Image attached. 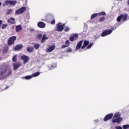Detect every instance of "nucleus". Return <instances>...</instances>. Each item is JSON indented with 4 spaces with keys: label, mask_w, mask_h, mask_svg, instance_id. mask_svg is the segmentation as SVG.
<instances>
[{
    "label": "nucleus",
    "mask_w": 129,
    "mask_h": 129,
    "mask_svg": "<svg viewBox=\"0 0 129 129\" xmlns=\"http://www.w3.org/2000/svg\"><path fill=\"white\" fill-rule=\"evenodd\" d=\"M114 119L112 120V122L113 123L115 122H117V123H119L121 120H122V118H120V114L119 113H116L113 116Z\"/></svg>",
    "instance_id": "f257e3e1"
},
{
    "label": "nucleus",
    "mask_w": 129,
    "mask_h": 129,
    "mask_svg": "<svg viewBox=\"0 0 129 129\" xmlns=\"http://www.w3.org/2000/svg\"><path fill=\"white\" fill-rule=\"evenodd\" d=\"M7 72V67L2 66L0 67V80L3 79L4 74Z\"/></svg>",
    "instance_id": "f03ea898"
},
{
    "label": "nucleus",
    "mask_w": 129,
    "mask_h": 129,
    "mask_svg": "<svg viewBox=\"0 0 129 129\" xmlns=\"http://www.w3.org/2000/svg\"><path fill=\"white\" fill-rule=\"evenodd\" d=\"M115 28H111V29L106 30L103 31L101 34L102 37H105V36H107L108 35H110L112 33V31H114Z\"/></svg>",
    "instance_id": "7ed1b4c3"
},
{
    "label": "nucleus",
    "mask_w": 129,
    "mask_h": 129,
    "mask_svg": "<svg viewBox=\"0 0 129 129\" xmlns=\"http://www.w3.org/2000/svg\"><path fill=\"white\" fill-rule=\"evenodd\" d=\"M16 4L17 1H6L3 4V6L4 7H6V6H9V5H11V6H15Z\"/></svg>",
    "instance_id": "20e7f679"
},
{
    "label": "nucleus",
    "mask_w": 129,
    "mask_h": 129,
    "mask_svg": "<svg viewBox=\"0 0 129 129\" xmlns=\"http://www.w3.org/2000/svg\"><path fill=\"white\" fill-rule=\"evenodd\" d=\"M17 40V37L12 36L9 38L8 42V46H11V45H13L14 43H15V41Z\"/></svg>",
    "instance_id": "39448f33"
},
{
    "label": "nucleus",
    "mask_w": 129,
    "mask_h": 129,
    "mask_svg": "<svg viewBox=\"0 0 129 129\" xmlns=\"http://www.w3.org/2000/svg\"><path fill=\"white\" fill-rule=\"evenodd\" d=\"M77 39H78V34H72L70 37V41H71V42H73L74 41H75V40H77Z\"/></svg>",
    "instance_id": "423d86ee"
},
{
    "label": "nucleus",
    "mask_w": 129,
    "mask_h": 129,
    "mask_svg": "<svg viewBox=\"0 0 129 129\" xmlns=\"http://www.w3.org/2000/svg\"><path fill=\"white\" fill-rule=\"evenodd\" d=\"M25 11H26V7H23L16 10L15 13L16 15H21V14H23Z\"/></svg>",
    "instance_id": "0eeeda50"
},
{
    "label": "nucleus",
    "mask_w": 129,
    "mask_h": 129,
    "mask_svg": "<svg viewBox=\"0 0 129 129\" xmlns=\"http://www.w3.org/2000/svg\"><path fill=\"white\" fill-rule=\"evenodd\" d=\"M64 29V24L61 25V24L58 23L57 25L56 31L57 32H62Z\"/></svg>",
    "instance_id": "6e6552de"
},
{
    "label": "nucleus",
    "mask_w": 129,
    "mask_h": 129,
    "mask_svg": "<svg viewBox=\"0 0 129 129\" xmlns=\"http://www.w3.org/2000/svg\"><path fill=\"white\" fill-rule=\"evenodd\" d=\"M13 70H17V69H19L20 67H21V62H15L13 63Z\"/></svg>",
    "instance_id": "1a4fd4ad"
},
{
    "label": "nucleus",
    "mask_w": 129,
    "mask_h": 129,
    "mask_svg": "<svg viewBox=\"0 0 129 129\" xmlns=\"http://www.w3.org/2000/svg\"><path fill=\"white\" fill-rule=\"evenodd\" d=\"M112 116H113V114L112 113L107 114L105 116L104 118V121H107V120L111 119V118H112Z\"/></svg>",
    "instance_id": "9d476101"
},
{
    "label": "nucleus",
    "mask_w": 129,
    "mask_h": 129,
    "mask_svg": "<svg viewBox=\"0 0 129 129\" xmlns=\"http://www.w3.org/2000/svg\"><path fill=\"white\" fill-rule=\"evenodd\" d=\"M22 60H23V64H27V62L29 60V57L27 55H23L21 56Z\"/></svg>",
    "instance_id": "9b49d317"
},
{
    "label": "nucleus",
    "mask_w": 129,
    "mask_h": 129,
    "mask_svg": "<svg viewBox=\"0 0 129 129\" xmlns=\"http://www.w3.org/2000/svg\"><path fill=\"white\" fill-rule=\"evenodd\" d=\"M82 43H83V41L81 40L77 43L76 47V51H78V50L81 48V46H82Z\"/></svg>",
    "instance_id": "f8f14e48"
},
{
    "label": "nucleus",
    "mask_w": 129,
    "mask_h": 129,
    "mask_svg": "<svg viewBox=\"0 0 129 129\" xmlns=\"http://www.w3.org/2000/svg\"><path fill=\"white\" fill-rule=\"evenodd\" d=\"M54 49H55V45H52L50 46L48 48H47L46 49V52L47 53H50V52H52V51H53Z\"/></svg>",
    "instance_id": "ddd939ff"
},
{
    "label": "nucleus",
    "mask_w": 129,
    "mask_h": 129,
    "mask_svg": "<svg viewBox=\"0 0 129 129\" xmlns=\"http://www.w3.org/2000/svg\"><path fill=\"white\" fill-rule=\"evenodd\" d=\"M23 48V45L22 44H18L17 45H16L15 47V50L16 51H19V50H21Z\"/></svg>",
    "instance_id": "4468645a"
},
{
    "label": "nucleus",
    "mask_w": 129,
    "mask_h": 129,
    "mask_svg": "<svg viewBox=\"0 0 129 129\" xmlns=\"http://www.w3.org/2000/svg\"><path fill=\"white\" fill-rule=\"evenodd\" d=\"M38 27L39 28H43L45 27V25L43 22H39L37 24Z\"/></svg>",
    "instance_id": "2eb2a0df"
},
{
    "label": "nucleus",
    "mask_w": 129,
    "mask_h": 129,
    "mask_svg": "<svg viewBox=\"0 0 129 129\" xmlns=\"http://www.w3.org/2000/svg\"><path fill=\"white\" fill-rule=\"evenodd\" d=\"M26 50L29 53H31V52H33V51L34 50V47H33V46H30L27 47Z\"/></svg>",
    "instance_id": "dca6fc26"
},
{
    "label": "nucleus",
    "mask_w": 129,
    "mask_h": 129,
    "mask_svg": "<svg viewBox=\"0 0 129 129\" xmlns=\"http://www.w3.org/2000/svg\"><path fill=\"white\" fill-rule=\"evenodd\" d=\"M89 44V41L85 40L84 42V45L82 46V49H84L85 48V47H86V46H87V45H88Z\"/></svg>",
    "instance_id": "f3484780"
},
{
    "label": "nucleus",
    "mask_w": 129,
    "mask_h": 129,
    "mask_svg": "<svg viewBox=\"0 0 129 129\" xmlns=\"http://www.w3.org/2000/svg\"><path fill=\"white\" fill-rule=\"evenodd\" d=\"M45 40H48V37H46V35L44 34L41 39V43H44Z\"/></svg>",
    "instance_id": "a211bd4d"
},
{
    "label": "nucleus",
    "mask_w": 129,
    "mask_h": 129,
    "mask_svg": "<svg viewBox=\"0 0 129 129\" xmlns=\"http://www.w3.org/2000/svg\"><path fill=\"white\" fill-rule=\"evenodd\" d=\"M22 29V26L21 25L17 26L16 27V32H20V31H21Z\"/></svg>",
    "instance_id": "6ab92c4d"
},
{
    "label": "nucleus",
    "mask_w": 129,
    "mask_h": 129,
    "mask_svg": "<svg viewBox=\"0 0 129 129\" xmlns=\"http://www.w3.org/2000/svg\"><path fill=\"white\" fill-rule=\"evenodd\" d=\"M8 22L10 24H15L16 22L15 21V19L11 18L10 20H8Z\"/></svg>",
    "instance_id": "aec40b11"
},
{
    "label": "nucleus",
    "mask_w": 129,
    "mask_h": 129,
    "mask_svg": "<svg viewBox=\"0 0 129 129\" xmlns=\"http://www.w3.org/2000/svg\"><path fill=\"white\" fill-rule=\"evenodd\" d=\"M122 18H123V21H126L127 20V15L126 14L122 15Z\"/></svg>",
    "instance_id": "412c9836"
},
{
    "label": "nucleus",
    "mask_w": 129,
    "mask_h": 129,
    "mask_svg": "<svg viewBox=\"0 0 129 129\" xmlns=\"http://www.w3.org/2000/svg\"><path fill=\"white\" fill-rule=\"evenodd\" d=\"M39 75H40V72H37L33 74L32 76V77H37V76H39Z\"/></svg>",
    "instance_id": "4be33fe9"
},
{
    "label": "nucleus",
    "mask_w": 129,
    "mask_h": 129,
    "mask_svg": "<svg viewBox=\"0 0 129 129\" xmlns=\"http://www.w3.org/2000/svg\"><path fill=\"white\" fill-rule=\"evenodd\" d=\"M32 78H33V76H25V79H26V80L32 79Z\"/></svg>",
    "instance_id": "5701e85b"
},
{
    "label": "nucleus",
    "mask_w": 129,
    "mask_h": 129,
    "mask_svg": "<svg viewBox=\"0 0 129 129\" xmlns=\"http://www.w3.org/2000/svg\"><path fill=\"white\" fill-rule=\"evenodd\" d=\"M12 12H13V10L9 9L7 10V13L6 15H8L9 16V15H11V14H12Z\"/></svg>",
    "instance_id": "b1692460"
},
{
    "label": "nucleus",
    "mask_w": 129,
    "mask_h": 129,
    "mask_svg": "<svg viewBox=\"0 0 129 129\" xmlns=\"http://www.w3.org/2000/svg\"><path fill=\"white\" fill-rule=\"evenodd\" d=\"M122 19V14L118 16L117 18V22H120V20Z\"/></svg>",
    "instance_id": "393cba45"
},
{
    "label": "nucleus",
    "mask_w": 129,
    "mask_h": 129,
    "mask_svg": "<svg viewBox=\"0 0 129 129\" xmlns=\"http://www.w3.org/2000/svg\"><path fill=\"white\" fill-rule=\"evenodd\" d=\"M98 16H105V15H106V14H105V12H100L98 14Z\"/></svg>",
    "instance_id": "a878e982"
},
{
    "label": "nucleus",
    "mask_w": 129,
    "mask_h": 129,
    "mask_svg": "<svg viewBox=\"0 0 129 129\" xmlns=\"http://www.w3.org/2000/svg\"><path fill=\"white\" fill-rule=\"evenodd\" d=\"M98 14L97 13L94 14L92 15L91 19H94V18H96Z\"/></svg>",
    "instance_id": "bb28decb"
},
{
    "label": "nucleus",
    "mask_w": 129,
    "mask_h": 129,
    "mask_svg": "<svg viewBox=\"0 0 129 129\" xmlns=\"http://www.w3.org/2000/svg\"><path fill=\"white\" fill-rule=\"evenodd\" d=\"M17 55H14V56L13 57L12 60H13V62H16V61H17Z\"/></svg>",
    "instance_id": "cd10ccee"
},
{
    "label": "nucleus",
    "mask_w": 129,
    "mask_h": 129,
    "mask_svg": "<svg viewBox=\"0 0 129 129\" xmlns=\"http://www.w3.org/2000/svg\"><path fill=\"white\" fill-rule=\"evenodd\" d=\"M123 129H128L129 128V124H125L122 126Z\"/></svg>",
    "instance_id": "c85d7f7f"
},
{
    "label": "nucleus",
    "mask_w": 129,
    "mask_h": 129,
    "mask_svg": "<svg viewBox=\"0 0 129 129\" xmlns=\"http://www.w3.org/2000/svg\"><path fill=\"white\" fill-rule=\"evenodd\" d=\"M39 47H40V44H36L34 45L35 49H39Z\"/></svg>",
    "instance_id": "c756f323"
},
{
    "label": "nucleus",
    "mask_w": 129,
    "mask_h": 129,
    "mask_svg": "<svg viewBox=\"0 0 129 129\" xmlns=\"http://www.w3.org/2000/svg\"><path fill=\"white\" fill-rule=\"evenodd\" d=\"M7 27H8V24H3L2 26V28L3 29H6V28H7Z\"/></svg>",
    "instance_id": "7c9ffc66"
},
{
    "label": "nucleus",
    "mask_w": 129,
    "mask_h": 129,
    "mask_svg": "<svg viewBox=\"0 0 129 129\" xmlns=\"http://www.w3.org/2000/svg\"><path fill=\"white\" fill-rule=\"evenodd\" d=\"M93 45V43L90 44L87 47V49H90L91 47H92V45Z\"/></svg>",
    "instance_id": "2f4dec72"
},
{
    "label": "nucleus",
    "mask_w": 129,
    "mask_h": 129,
    "mask_svg": "<svg viewBox=\"0 0 129 129\" xmlns=\"http://www.w3.org/2000/svg\"><path fill=\"white\" fill-rule=\"evenodd\" d=\"M42 34H39L37 36V39H41L42 38Z\"/></svg>",
    "instance_id": "473e14b6"
},
{
    "label": "nucleus",
    "mask_w": 129,
    "mask_h": 129,
    "mask_svg": "<svg viewBox=\"0 0 129 129\" xmlns=\"http://www.w3.org/2000/svg\"><path fill=\"white\" fill-rule=\"evenodd\" d=\"M104 20H105V18L104 17H103L100 18L99 21H100V22H103V21H104Z\"/></svg>",
    "instance_id": "72a5a7b5"
},
{
    "label": "nucleus",
    "mask_w": 129,
    "mask_h": 129,
    "mask_svg": "<svg viewBox=\"0 0 129 129\" xmlns=\"http://www.w3.org/2000/svg\"><path fill=\"white\" fill-rule=\"evenodd\" d=\"M64 31L65 32H68V31H69V27H65L64 28Z\"/></svg>",
    "instance_id": "f704fd0d"
},
{
    "label": "nucleus",
    "mask_w": 129,
    "mask_h": 129,
    "mask_svg": "<svg viewBox=\"0 0 129 129\" xmlns=\"http://www.w3.org/2000/svg\"><path fill=\"white\" fill-rule=\"evenodd\" d=\"M116 129H122V127L121 126H117L115 127Z\"/></svg>",
    "instance_id": "c9c22d12"
},
{
    "label": "nucleus",
    "mask_w": 129,
    "mask_h": 129,
    "mask_svg": "<svg viewBox=\"0 0 129 129\" xmlns=\"http://www.w3.org/2000/svg\"><path fill=\"white\" fill-rule=\"evenodd\" d=\"M67 51V52H72V49L68 48Z\"/></svg>",
    "instance_id": "e433bc0d"
},
{
    "label": "nucleus",
    "mask_w": 129,
    "mask_h": 129,
    "mask_svg": "<svg viewBox=\"0 0 129 129\" xmlns=\"http://www.w3.org/2000/svg\"><path fill=\"white\" fill-rule=\"evenodd\" d=\"M53 68H56V64H54V66H51V69H53Z\"/></svg>",
    "instance_id": "4c0bfd02"
},
{
    "label": "nucleus",
    "mask_w": 129,
    "mask_h": 129,
    "mask_svg": "<svg viewBox=\"0 0 129 129\" xmlns=\"http://www.w3.org/2000/svg\"><path fill=\"white\" fill-rule=\"evenodd\" d=\"M51 24L52 25H54V24H55V20H53L52 21H51Z\"/></svg>",
    "instance_id": "58836bf2"
},
{
    "label": "nucleus",
    "mask_w": 129,
    "mask_h": 129,
    "mask_svg": "<svg viewBox=\"0 0 129 129\" xmlns=\"http://www.w3.org/2000/svg\"><path fill=\"white\" fill-rule=\"evenodd\" d=\"M11 73H12V71H11V70H9V74L8 75H11Z\"/></svg>",
    "instance_id": "ea45409f"
},
{
    "label": "nucleus",
    "mask_w": 129,
    "mask_h": 129,
    "mask_svg": "<svg viewBox=\"0 0 129 129\" xmlns=\"http://www.w3.org/2000/svg\"><path fill=\"white\" fill-rule=\"evenodd\" d=\"M29 31H30V32H34L35 30H34V29H32V28H30V29H29Z\"/></svg>",
    "instance_id": "a19ab883"
},
{
    "label": "nucleus",
    "mask_w": 129,
    "mask_h": 129,
    "mask_svg": "<svg viewBox=\"0 0 129 129\" xmlns=\"http://www.w3.org/2000/svg\"><path fill=\"white\" fill-rule=\"evenodd\" d=\"M70 43V42L69 41V40H67L66 41V44H69Z\"/></svg>",
    "instance_id": "79ce46f5"
},
{
    "label": "nucleus",
    "mask_w": 129,
    "mask_h": 129,
    "mask_svg": "<svg viewBox=\"0 0 129 129\" xmlns=\"http://www.w3.org/2000/svg\"><path fill=\"white\" fill-rule=\"evenodd\" d=\"M66 47H67V46H66L65 45L61 46V48H66Z\"/></svg>",
    "instance_id": "37998d69"
},
{
    "label": "nucleus",
    "mask_w": 129,
    "mask_h": 129,
    "mask_svg": "<svg viewBox=\"0 0 129 129\" xmlns=\"http://www.w3.org/2000/svg\"><path fill=\"white\" fill-rule=\"evenodd\" d=\"M2 24H3V21L0 20V27L1 26H2Z\"/></svg>",
    "instance_id": "c03bdc74"
},
{
    "label": "nucleus",
    "mask_w": 129,
    "mask_h": 129,
    "mask_svg": "<svg viewBox=\"0 0 129 129\" xmlns=\"http://www.w3.org/2000/svg\"><path fill=\"white\" fill-rule=\"evenodd\" d=\"M2 6V3L0 2V7Z\"/></svg>",
    "instance_id": "a18cd8bd"
},
{
    "label": "nucleus",
    "mask_w": 129,
    "mask_h": 129,
    "mask_svg": "<svg viewBox=\"0 0 129 129\" xmlns=\"http://www.w3.org/2000/svg\"><path fill=\"white\" fill-rule=\"evenodd\" d=\"M7 88H9V87H7L6 88V89H7Z\"/></svg>",
    "instance_id": "49530a36"
},
{
    "label": "nucleus",
    "mask_w": 129,
    "mask_h": 129,
    "mask_svg": "<svg viewBox=\"0 0 129 129\" xmlns=\"http://www.w3.org/2000/svg\"><path fill=\"white\" fill-rule=\"evenodd\" d=\"M128 5H129V0H128Z\"/></svg>",
    "instance_id": "de8ad7c7"
},
{
    "label": "nucleus",
    "mask_w": 129,
    "mask_h": 129,
    "mask_svg": "<svg viewBox=\"0 0 129 129\" xmlns=\"http://www.w3.org/2000/svg\"><path fill=\"white\" fill-rule=\"evenodd\" d=\"M97 121H98V120H97Z\"/></svg>",
    "instance_id": "09e8293b"
}]
</instances>
